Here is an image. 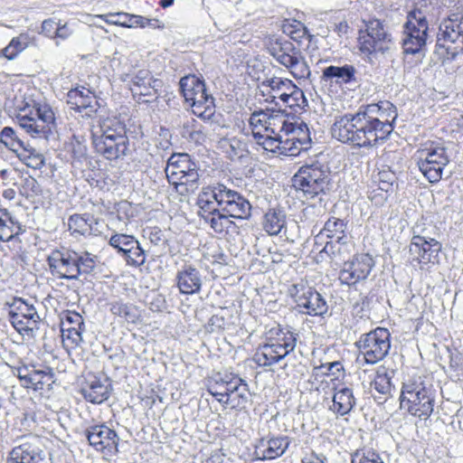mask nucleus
Masks as SVG:
<instances>
[{
  "instance_id": "1",
  "label": "nucleus",
  "mask_w": 463,
  "mask_h": 463,
  "mask_svg": "<svg viewBox=\"0 0 463 463\" xmlns=\"http://www.w3.org/2000/svg\"><path fill=\"white\" fill-rule=\"evenodd\" d=\"M395 106L388 100L361 106L354 113L336 117L331 133L336 140L359 148L385 141L394 129Z\"/></svg>"
},
{
  "instance_id": "2",
  "label": "nucleus",
  "mask_w": 463,
  "mask_h": 463,
  "mask_svg": "<svg viewBox=\"0 0 463 463\" xmlns=\"http://www.w3.org/2000/svg\"><path fill=\"white\" fill-rule=\"evenodd\" d=\"M410 1L411 5L403 24L402 50L405 54H424L435 5L432 0Z\"/></svg>"
},
{
  "instance_id": "3",
  "label": "nucleus",
  "mask_w": 463,
  "mask_h": 463,
  "mask_svg": "<svg viewBox=\"0 0 463 463\" xmlns=\"http://www.w3.org/2000/svg\"><path fill=\"white\" fill-rule=\"evenodd\" d=\"M47 261L52 275L59 279L74 280L94 271L97 256L88 251L53 250Z\"/></svg>"
},
{
  "instance_id": "4",
  "label": "nucleus",
  "mask_w": 463,
  "mask_h": 463,
  "mask_svg": "<svg viewBox=\"0 0 463 463\" xmlns=\"http://www.w3.org/2000/svg\"><path fill=\"white\" fill-rule=\"evenodd\" d=\"M400 407L420 419H428L433 412L435 391L420 376L411 377L402 383Z\"/></svg>"
},
{
  "instance_id": "5",
  "label": "nucleus",
  "mask_w": 463,
  "mask_h": 463,
  "mask_svg": "<svg viewBox=\"0 0 463 463\" xmlns=\"http://www.w3.org/2000/svg\"><path fill=\"white\" fill-rule=\"evenodd\" d=\"M17 122L33 138L49 139L56 132V118L50 105L33 101L20 109Z\"/></svg>"
},
{
  "instance_id": "6",
  "label": "nucleus",
  "mask_w": 463,
  "mask_h": 463,
  "mask_svg": "<svg viewBox=\"0 0 463 463\" xmlns=\"http://www.w3.org/2000/svg\"><path fill=\"white\" fill-rule=\"evenodd\" d=\"M165 172L168 182L182 196H187L198 188L199 167L188 154L172 155L167 160Z\"/></svg>"
},
{
  "instance_id": "7",
  "label": "nucleus",
  "mask_w": 463,
  "mask_h": 463,
  "mask_svg": "<svg viewBox=\"0 0 463 463\" xmlns=\"http://www.w3.org/2000/svg\"><path fill=\"white\" fill-rule=\"evenodd\" d=\"M329 175L328 167L319 162L301 166L292 179L298 199L301 200L300 194L306 200H311L326 194L329 188Z\"/></svg>"
},
{
  "instance_id": "8",
  "label": "nucleus",
  "mask_w": 463,
  "mask_h": 463,
  "mask_svg": "<svg viewBox=\"0 0 463 463\" xmlns=\"http://www.w3.org/2000/svg\"><path fill=\"white\" fill-rule=\"evenodd\" d=\"M269 53L296 79L306 80L311 71L305 55L292 42L276 38L268 46Z\"/></svg>"
},
{
  "instance_id": "9",
  "label": "nucleus",
  "mask_w": 463,
  "mask_h": 463,
  "mask_svg": "<svg viewBox=\"0 0 463 463\" xmlns=\"http://www.w3.org/2000/svg\"><path fill=\"white\" fill-rule=\"evenodd\" d=\"M179 86L193 113L204 121L211 120L215 114L214 99L207 94L204 81L190 74L180 80Z\"/></svg>"
},
{
  "instance_id": "10",
  "label": "nucleus",
  "mask_w": 463,
  "mask_h": 463,
  "mask_svg": "<svg viewBox=\"0 0 463 463\" xmlns=\"http://www.w3.org/2000/svg\"><path fill=\"white\" fill-rule=\"evenodd\" d=\"M35 301L14 298L7 302V318L12 326L23 336L33 337L40 329L42 319Z\"/></svg>"
},
{
  "instance_id": "11",
  "label": "nucleus",
  "mask_w": 463,
  "mask_h": 463,
  "mask_svg": "<svg viewBox=\"0 0 463 463\" xmlns=\"http://www.w3.org/2000/svg\"><path fill=\"white\" fill-rule=\"evenodd\" d=\"M390 337V332L383 327L361 335L355 343L360 354L357 362L364 365L375 364L383 360L391 348Z\"/></svg>"
},
{
  "instance_id": "12",
  "label": "nucleus",
  "mask_w": 463,
  "mask_h": 463,
  "mask_svg": "<svg viewBox=\"0 0 463 463\" xmlns=\"http://www.w3.org/2000/svg\"><path fill=\"white\" fill-rule=\"evenodd\" d=\"M436 46L438 52H446L447 61L454 60L463 52V14H452L441 22Z\"/></svg>"
},
{
  "instance_id": "13",
  "label": "nucleus",
  "mask_w": 463,
  "mask_h": 463,
  "mask_svg": "<svg viewBox=\"0 0 463 463\" xmlns=\"http://www.w3.org/2000/svg\"><path fill=\"white\" fill-rule=\"evenodd\" d=\"M288 294L294 299L298 311L302 314L322 317L328 310L325 298L307 281L300 280L290 285Z\"/></svg>"
},
{
  "instance_id": "14",
  "label": "nucleus",
  "mask_w": 463,
  "mask_h": 463,
  "mask_svg": "<svg viewBox=\"0 0 463 463\" xmlns=\"http://www.w3.org/2000/svg\"><path fill=\"white\" fill-rule=\"evenodd\" d=\"M359 49L363 53L374 54L388 52L392 45V36L385 24L379 19H371L361 30L358 37Z\"/></svg>"
},
{
  "instance_id": "15",
  "label": "nucleus",
  "mask_w": 463,
  "mask_h": 463,
  "mask_svg": "<svg viewBox=\"0 0 463 463\" xmlns=\"http://www.w3.org/2000/svg\"><path fill=\"white\" fill-rule=\"evenodd\" d=\"M417 153L420 172L430 183L439 182L444 167L449 163L447 148L441 144L432 142Z\"/></svg>"
},
{
  "instance_id": "16",
  "label": "nucleus",
  "mask_w": 463,
  "mask_h": 463,
  "mask_svg": "<svg viewBox=\"0 0 463 463\" xmlns=\"http://www.w3.org/2000/svg\"><path fill=\"white\" fill-rule=\"evenodd\" d=\"M90 446L105 456L116 455L118 451L119 437L105 423L92 424L83 430Z\"/></svg>"
},
{
  "instance_id": "17",
  "label": "nucleus",
  "mask_w": 463,
  "mask_h": 463,
  "mask_svg": "<svg viewBox=\"0 0 463 463\" xmlns=\"http://www.w3.org/2000/svg\"><path fill=\"white\" fill-rule=\"evenodd\" d=\"M14 463H49L48 454L38 437H30L10 452Z\"/></svg>"
},
{
  "instance_id": "18",
  "label": "nucleus",
  "mask_w": 463,
  "mask_h": 463,
  "mask_svg": "<svg viewBox=\"0 0 463 463\" xmlns=\"http://www.w3.org/2000/svg\"><path fill=\"white\" fill-rule=\"evenodd\" d=\"M374 261L369 254H358L351 261L345 262L339 274V279L343 284L354 285L360 280L365 279L370 274Z\"/></svg>"
},
{
  "instance_id": "19",
  "label": "nucleus",
  "mask_w": 463,
  "mask_h": 463,
  "mask_svg": "<svg viewBox=\"0 0 463 463\" xmlns=\"http://www.w3.org/2000/svg\"><path fill=\"white\" fill-rule=\"evenodd\" d=\"M67 102L71 109L80 113L82 118H88L94 117L101 107L96 96L84 87L69 90Z\"/></svg>"
},
{
  "instance_id": "20",
  "label": "nucleus",
  "mask_w": 463,
  "mask_h": 463,
  "mask_svg": "<svg viewBox=\"0 0 463 463\" xmlns=\"http://www.w3.org/2000/svg\"><path fill=\"white\" fill-rule=\"evenodd\" d=\"M223 379H226V399H218V402L223 405H230L232 408L242 407L248 402L249 386L248 383L232 373H224Z\"/></svg>"
},
{
  "instance_id": "21",
  "label": "nucleus",
  "mask_w": 463,
  "mask_h": 463,
  "mask_svg": "<svg viewBox=\"0 0 463 463\" xmlns=\"http://www.w3.org/2000/svg\"><path fill=\"white\" fill-rule=\"evenodd\" d=\"M95 151L108 160H116L127 156L129 140L126 137H97L92 140Z\"/></svg>"
},
{
  "instance_id": "22",
  "label": "nucleus",
  "mask_w": 463,
  "mask_h": 463,
  "mask_svg": "<svg viewBox=\"0 0 463 463\" xmlns=\"http://www.w3.org/2000/svg\"><path fill=\"white\" fill-rule=\"evenodd\" d=\"M291 439L288 436L261 439L255 447V455L261 460H271L281 457L288 449Z\"/></svg>"
},
{
  "instance_id": "23",
  "label": "nucleus",
  "mask_w": 463,
  "mask_h": 463,
  "mask_svg": "<svg viewBox=\"0 0 463 463\" xmlns=\"http://www.w3.org/2000/svg\"><path fill=\"white\" fill-rule=\"evenodd\" d=\"M83 317L77 312L67 311L61 318L63 342H70L71 347L79 346L82 342Z\"/></svg>"
},
{
  "instance_id": "24",
  "label": "nucleus",
  "mask_w": 463,
  "mask_h": 463,
  "mask_svg": "<svg viewBox=\"0 0 463 463\" xmlns=\"http://www.w3.org/2000/svg\"><path fill=\"white\" fill-rule=\"evenodd\" d=\"M440 250V245L435 239L427 241L424 237L415 235L411 239L410 252L420 263L433 261Z\"/></svg>"
},
{
  "instance_id": "25",
  "label": "nucleus",
  "mask_w": 463,
  "mask_h": 463,
  "mask_svg": "<svg viewBox=\"0 0 463 463\" xmlns=\"http://www.w3.org/2000/svg\"><path fill=\"white\" fill-rule=\"evenodd\" d=\"M238 203L242 200V196L238 192L228 188L222 184H216L203 188L198 203ZM242 203H250L248 200Z\"/></svg>"
},
{
  "instance_id": "26",
  "label": "nucleus",
  "mask_w": 463,
  "mask_h": 463,
  "mask_svg": "<svg viewBox=\"0 0 463 463\" xmlns=\"http://www.w3.org/2000/svg\"><path fill=\"white\" fill-rule=\"evenodd\" d=\"M176 280L179 291L184 295L198 293L203 285L202 275L193 265H184L178 270Z\"/></svg>"
},
{
  "instance_id": "27",
  "label": "nucleus",
  "mask_w": 463,
  "mask_h": 463,
  "mask_svg": "<svg viewBox=\"0 0 463 463\" xmlns=\"http://www.w3.org/2000/svg\"><path fill=\"white\" fill-rule=\"evenodd\" d=\"M297 340V333L288 327H282L280 325L271 327L267 332V341L278 345V347L282 349V353L286 356L294 351Z\"/></svg>"
},
{
  "instance_id": "28",
  "label": "nucleus",
  "mask_w": 463,
  "mask_h": 463,
  "mask_svg": "<svg viewBox=\"0 0 463 463\" xmlns=\"http://www.w3.org/2000/svg\"><path fill=\"white\" fill-rule=\"evenodd\" d=\"M282 349L278 345L272 344L270 341L260 345L254 355L253 361L261 367H270L284 359Z\"/></svg>"
},
{
  "instance_id": "29",
  "label": "nucleus",
  "mask_w": 463,
  "mask_h": 463,
  "mask_svg": "<svg viewBox=\"0 0 463 463\" xmlns=\"http://www.w3.org/2000/svg\"><path fill=\"white\" fill-rule=\"evenodd\" d=\"M84 398L94 404H99L107 401L110 394V383L93 377L89 381L85 387L81 389Z\"/></svg>"
},
{
  "instance_id": "30",
  "label": "nucleus",
  "mask_w": 463,
  "mask_h": 463,
  "mask_svg": "<svg viewBox=\"0 0 463 463\" xmlns=\"http://www.w3.org/2000/svg\"><path fill=\"white\" fill-rule=\"evenodd\" d=\"M126 137V126L118 118H106L94 127L91 133L92 140L97 137Z\"/></svg>"
},
{
  "instance_id": "31",
  "label": "nucleus",
  "mask_w": 463,
  "mask_h": 463,
  "mask_svg": "<svg viewBox=\"0 0 463 463\" xmlns=\"http://www.w3.org/2000/svg\"><path fill=\"white\" fill-rule=\"evenodd\" d=\"M356 70L353 65L345 64L344 66H328L323 70L322 78L330 80L338 85L347 84L356 81Z\"/></svg>"
},
{
  "instance_id": "32",
  "label": "nucleus",
  "mask_w": 463,
  "mask_h": 463,
  "mask_svg": "<svg viewBox=\"0 0 463 463\" xmlns=\"http://www.w3.org/2000/svg\"><path fill=\"white\" fill-rule=\"evenodd\" d=\"M22 232L20 222L6 210L0 209V241H9Z\"/></svg>"
},
{
  "instance_id": "33",
  "label": "nucleus",
  "mask_w": 463,
  "mask_h": 463,
  "mask_svg": "<svg viewBox=\"0 0 463 463\" xmlns=\"http://www.w3.org/2000/svg\"><path fill=\"white\" fill-rule=\"evenodd\" d=\"M354 405L355 399L354 397L353 390L345 387L334 394L331 410L334 412L344 416L349 413Z\"/></svg>"
},
{
  "instance_id": "34",
  "label": "nucleus",
  "mask_w": 463,
  "mask_h": 463,
  "mask_svg": "<svg viewBox=\"0 0 463 463\" xmlns=\"http://www.w3.org/2000/svg\"><path fill=\"white\" fill-rule=\"evenodd\" d=\"M285 137H292L297 140L300 148H309L311 146V137L309 128L302 119L293 118Z\"/></svg>"
},
{
  "instance_id": "35",
  "label": "nucleus",
  "mask_w": 463,
  "mask_h": 463,
  "mask_svg": "<svg viewBox=\"0 0 463 463\" xmlns=\"http://www.w3.org/2000/svg\"><path fill=\"white\" fill-rule=\"evenodd\" d=\"M264 218V229L270 235L279 234L286 223L285 211L279 205L270 208Z\"/></svg>"
},
{
  "instance_id": "36",
  "label": "nucleus",
  "mask_w": 463,
  "mask_h": 463,
  "mask_svg": "<svg viewBox=\"0 0 463 463\" xmlns=\"http://www.w3.org/2000/svg\"><path fill=\"white\" fill-rule=\"evenodd\" d=\"M0 142L20 158L22 157V152L30 151V146L25 144L11 127H5L1 130Z\"/></svg>"
},
{
  "instance_id": "37",
  "label": "nucleus",
  "mask_w": 463,
  "mask_h": 463,
  "mask_svg": "<svg viewBox=\"0 0 463 463\" xmlns=\"http://www.w3.org/2000/svg\"><path fill=\"white\" fill-rule=\"evenodd\" d=\"M99 17L105 21L107 24L119 25L127 28L137 27L138 25H144L143 23H146L143 19V16L130 14L128 13L100 14Z\"/></svg>"
},
{
  "instance_id": "38",
  "label": "nucleus",
  "mask_w": 463,
  "mask_h": 463,
  "mask_svg": "<svg viewBox=\"0 0 463 463\" xmlns=\"http://www.w3.org/2000/svg\"><path fill=\"white\" fill-rule=\"evenodd\" d=\"M292 118L280 111H269V121L266 127V132L279 137H285Z\"/></svg>"
},
{
  "instance_id": "39",
  "label": "nucleus",
  "mask_w": 463,
  "mask_h": 463,
  "mask_svg": "<svg viewBox=\"0 0 463 463\" xmlns=\"http://www.w3.org/2000/svg\"><path fill=\"white\" fill-rule=\"evenodd\" d=\"M109 310L113 315L124 318L128 323H136L140 318V312L137 307L122 300L110 302Z\"/></svg>"
},
{
  "instance_id": "40",
  "label": "nucleus",
  "mask_w": 463,
  "mask_h": 463,
  "mask_svg": "<svg viewBox=\"0 0 463 463\" xmlns=\"http://www.w3.org/2000/svg\"><path fill=\"white\" fill-rule=\"evenodd\" d=\"M392 374L393 372H387L383 367L379 368L373 382L371 383L373 390L379 394L383 395L384 401L388 396H392V392L394 389L392 383Z\"/></svg>"
},
{
  "instance_id": "41",
  "label": "nucleus",
  "mask_w": 463,
  "mask_h": 463,
  "mask_svg": "<svg viewBox=\"0 0 463 463\" xmlns=\"http://www.w3.org/2000/svg\"><path fill=\"white\" fill-rule=\"evenodd\" d=\"M70 152L72 168L76 173H83L89 164L87 146L80 141L71 142Z\"/></svg>"
},
{
  "instance_id": "42",
  "label": "nucleus",
  "mask_w": 463,
  "mask_h": 463,
  "mask_svg": "<svg viewBox=\"0 0 463 463\" xmlns=\"http://www.w3.org/2000/svg\"><path fill=\"white\" fill-rule=\"evenodd\" d=\"M99 224V222L93 217L81 216L80 214H74L71 216L69 221L70 227L74 228L75 232H78L83 235L95 234L98 232Z\"/></svg>"
},
{
  "instance_id": "43",
  "label": "nucleus",
  "mask_w": 463,
  "mask_h": 463,
  "mask_svg": "<svg viewBox=\"0 0 463 463\" xmlns=\"http://www.w3.org/2000/svg\"><path fill=\"white\" fill-rule=\"evenodd\" d=\"M218 147L227 155V156L235 162L240 159L245 148V144L236 137H226L221 138L218 142Z\"/></svg>"
},
{
  "instance_id": "44",
  "label": "nucleus",
  "mask_w": 463,
  "mask_h": 463,
  "mask_svg": "<svg viewBox=\"0 0 463 463\" xmlns=\"http://www.w3.org/2000/svg\"><path fill=\"white\" fill-rule=\"evenodd\" d=\"M269 110H256L251 113L249 118V125L253 138H260L262 134L266 133V127L269 121Z\"/></svg>"
},
{
  "instance_id": "45",
  "label": "nucleus",
  "mask_w": 463,
  "mask_h": 463,
  "mask_svg": "<svg viewBox=\"0 0 463 463\" xmlns=\"http://www.w3.org/2000/svg\"><path fill=\"white\" fill-rule=\"evenodd\" d=\"M29 379L28 388H33L35 391L43 390L45 385H51L53 382V373L51 368L46 370L32 369V374Z\"/></svg>"
},
{
  "instance_id": "46",
  "label": "nucleus",
  "mask_w": 463,
  "mask_h": 463,
  "mask_svg": "<svg viewBox=\"0 0 463 463\" xmlns=\"http://www.w3.org/2000/svg\"><path fill=\"white\" fill-rule=\"evenodd\" d=\"M294 85L292 80L279 77H273L267 80V86L269 87L272 91L273 99H279L280 101L283 100L284 94H288L291 91Z\"/></svg>"
},
{
  "instance_id": "47",
  "label": "nucleus",
  "mask_w": 463,
  "mask_h": 463,
  "mask_svg": "<svg viewBox=\"0 0 463 463\" xmlns=\"http://www.w3.org/2000/svg\"><path fill=\"white\" fill-rule=\"evenodd\" d=\"M30 37L27 33H21L11 40L9 44L2 51L3 55L8 60H14L29 45Z\"/></svg>"
},
{
  "instance_id": "48",
  "label": "nucleus",
  "mask_w": 463,
  "mask_h": 463,
  "mask_svg": "<svg viewBox=\"0 0 463 463\" xmlns=\"http://www.w3.org/2000/svg\"><path fill=\"white\" fill-rule=\"evenodd\" d=\"M259 146H261L264 150L271 153H279L282 155L283 137H279L269 133L261 135L260 138H254Z\"/></svg>"
},
{
  "instance_id": "49",
  "label": "nucleus",
  "mask_w": 463,
  "mask_h": 463,
  "mask_svg": "<svg viewBox=\"0 0 463 463\" xmlns=\"http://www.w3.org/2000/svg\"><path fill=\"white\" fill-rule=\"evenodd\" d=\"M137 240L133 236L124 233H116L109 241V245L116 249L118 253L122 254V256L127 254L128 250L133 248Z\"/></svg>"
},
{
  "instance_id": "50",
  "label": "nucleus",
  "mask_w": 463,
  "mask_h": 463,
  "mask_svg": "<svg viewBox=\"0 0 463 463\" xmlns=\"http://www.w3.org/2000/svg\"><path fill=\"white\" fill-rule=\"evenodd\" d=\"M351 463H384V461L373 449L363 448L353 453Z\"/></svg>"
},
{
  "instance_id": "51",
  "label": "nucleus",
  "mask_w": 463,
  "mask_h": 463,
  "mask_svg": "<svg viewBox=\"0 0 463 463\" xmlns=\"http://www.w3.org/2000/svg\"><path fill=\"white\" fill-rule=\"evenodd\" d=\"M286 107L290 109H303L307 106V99L305 98L304 92L294 85L291 89V91L288 94H284L283 100L281 101Z\"/></svg>"
},
{
  "instance_id": "52",
  "label": "nucleus",
  "mask_w": 463,
  "mask_h": 463,
  "mask_svg": "<svg viewBox=\"0 0 463 463\" xmlns=\"http://www.w3.org/2000/svg\"><path fill=\"white\" fill-rule=\"evenodd\" d=\"M123 81L128 82L129 84V89L137 88L139 86H143L148 84L149 82L156 80L151 74V72L146 69H142L137 71L135 74H126L123 77Z\"/></svg>"
},
{
  "instance_id": "53",
  "label": "nucleus",
  "mask_w": 463,
  "mask_h": 463,
  "mask_svg": "<svg viewBox=\"0 0 463 463\" xmlns=\"http://www.w3.org/2000/svg\"><path fill=\"white\" fill-rule=\"evenodd\" d=\"M128 265L139 267L142 266L146 261V256L144 250L139 246L138 241L135 243L133 248L128 249L127 254L123 256Z\"/></svg>"
},
{
  "instance_id": "54",
  "label": "nucleus",
  "mask_w": 463,
  "mask_h": 463,
  "mask_svg": "<svg viewBox=\"0 0 463 463\" xmlns=\"http://www.w3.org/2000/svg\"><path fill=\"white\" fill-rule=\"evenodd\" d=\"M344 370L343 365L340 362H332L322 364L319 366H315L313 369V373L315 375H326V376H334L335 378H338L340 373Z\"/></svg>"
},
{
  "instance_id": "55",
  "label": "nucleus",
  "mask_w": 463,
  "mask_h": 463,
  "mask_svg": "<svg viewBox=\"0 0 463 463\" xmlns=\"http://www.w3.org/2000/svg\"><path fill=\"white\" fill-rule=\"evenodd\" d=\"M162 87V80H156L148 84L139 86L137 88H131V91L134 95H139L144 97L156 98L159 89Z\"/></svg>"
},
{
  "instance_id": "56",
  "label": "nucleus",
  "mask_w": 463,
  "mask_h": 463,
  "mask_svg": "<svg viewBox=\"0 0 463 463\" xmlns=\"http://www.w3.org/2000/svg\"><path fill=\"white\" fill-rule=\"evenodd\" d=\"M251 204H227L222 209L228 216L237 219H246L250 215Z\"/></svg>"
},
{
  "instance_id": "57",
  "label": "nucleus",
  "mask_w": 463,
  "mask_h": 463,
  "mask_svg": "<svg viewBox=\"0 0 463 463\" xmlns=\"http://www.w3.org/2000/svg\"><path fill=\"white\" fill-rule=\"evenodd\" d=\"M282 146V155L287 156H297L302 151H307L308 148H300L297 140H293L292 137H284Z\"/></svg>"
},
{
  "instance_id": "58",
  "label": "nucleus",
  "mask_w": 463,
  "mask_h": 463,
  "mask_svg": "<svg viewBox=\"0 0 463 463\" xmlns=\"http://www.w3.org/2000/svg\"><path fill=\"white\" fill-rule=\"evenodd\" d=\"M226 379H223V374H217L214 378V382L210 384L208 388V392L213 396H222L226 397V386H225Z\"/></svg>"
},
{
  "instance_id": "59",
  "label": "nucleus",
  "mask_w": 463,
  "mask_h": 463,
  "mask_svg": "<svg viewBox=\"0 0 463 463\" xmlns=\"http://www.w3.org/2000/svg\"><path fill=\"white\" fill-rule=\"evenodd\" d=\"M30 151H24V153H28L27 156H24L25 164L28 166L38 169L41 168L44 165V158L43 155L35 152L33 148L29 146Z\"/></svg>"
},
{
  "instance_id": "60",
  "label": "nucleus",
  "mask_w": 463,
  "mask_h": 463,
  "mask_svg": "<svg viewBox=\"0 0 463 463\" xmlns=\"http://www.w3.org/2000/svg\"><path fill=\"white\" fill-rule=\"evenodd\" d=\"M60 21L57 22L52 18L44 20L42 24V33L46 37L54 39Z\"/></svg>"
},
{
  "instance_id": "61",
  "label": "nucleus",
  "mask_w": 463,
  "mask_h": 463,
  "mask_svg": "<svg viewBox=\"0 0 463 463\" xmlns=\"http://www.w3.org/2000/svg\"><path fill=\"white\" fill-rule=\"evenodd\" d=\"M227 217L228 214L225 212L220 213L216 209H213L212 217L209 220L211 227L216 232H222L223 228L222 221Z\"/></svg>"
},
{
  "instance_id": "62",
  "label": "nucleus",
  "mask_w": 463,
  "mask_h": 463,
  "mask_svg": "<svg viewBox=\"0 0 463 463\" xmlns=\"http://www.w3.org/2000/svg\"><path fill=\"white\" fill-rule=\"evenodd\" d=\"M72 33L73 31L70 28L67 23L61 24L60 22L55 34V38L53 39L55 40V44L59 45L60 40H67L72 34Z\"/></svg>"
},
{
  "instance_id": "63",
  "label": "nucleus",
  "mask_w": 463,
  "mask_h": 463,
  "mask_svg": "<svg viewBox=\"0 0 463 463\" xmlns=\"http://www.w3.org/2000/svg\"><path fill=\"white\" fill-rule=\"evenodd\" d=\"M240 165H237L238 174L241 176L247 175L251 171V159L250 158H241L235 159L233 164Z\"/></svg>"
},
{
  "instance_id": "64",
  "label": "nucleus",
  "mask_w": 463,
  "mask_h": 463,
  "mask_svg": "<svg viewBox=\"0 0 463 463\" xmlns=\"http://www.w3.org/2000/svg\"><path fill=\"white\" fill-rule=\"evenodd\" d=\"M345 227V224L344 223L343 220L340 219H329L326 224H325V230L330 232H344V229Z\"/></svg>"
}]
</instances>
